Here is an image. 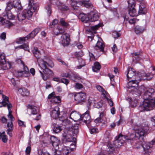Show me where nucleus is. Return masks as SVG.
<instances>
[{"mask_svg":"<svg viewBox=\"0 0 155 155\" xmlns=\"http://www.w3.org/2000/svg\"><path fill=\"white\" fill-rule=\"evenodd\" d=\"M35 57L37 59L38 65L41 68V71H39L41 77L44 80H46L50 76H53L54 74L53 71L49 69L54 66V64L51 60L45 61L41 58V54L40 51L36 47H34L32 50Z\"/></svg>","mask_w":155,"mask_h":155,"instance_id":"nucleus-1","label":"nucleus"},{"mask_svg":"<svg viewBox=\"0 0 155 155\" xmlns=\"http://www.w3.org/2000/svg\"><path fill=\"white\" fill-rule=\"evenodd\" d=\"M139 76V79H137L136 78H134L135 79L129 81L127 86L129 89H130V91H131L133 94H135L137 96H140L141 92L144 91L145 89V87L143 85L137 88L138 83L142 79L140 76Z\"/></svg>","mask_w":155,"mask_h":155,"instance_id":"nucleus-2","label":"nucleus"},{"mask_svg":"<svg viewBox=\"0 0 155 155\" xmlns=\"http://www.w3.org/2000/svg\"><path fill=\"white\" fill-rule=\"evenodd\" d=\"M134 129L135 131V134H131L130 136L124 135L125 137L124 139L127 140H133L135 139L136 136L137 137H138L137 135L139 136V137L143 136L147 133L149 128L147 126L135 127H134Z\"/></svg>","mask_w":155,"mask_h":155,"instance_id":"nucleus-3","label":"nucleus"},{"mask_svg":"<svg viewBox=\"0 0 155 155\" xmlns=\"http://www.w3.org/2000/svg\"><path fill=\"white\" fill-rule=\"evenodd\" d=\"M78 125L76 124L73 127L72 130L64 131L63 136V137H65L66 141L67 142L71 141L72 140V138L76 137L78 133Z\"/></svg>","mask_w":155,"mask_h":155,"instance_id":"nucleus-4","label":"nucleus"},{"mask_svg":"<svg viewBox=\"0 0 155 155\" xmlns=\"http://www.w3.org/2000/svg\"><path fill=\"white\" fill-rule=\"evenodd\" d=\"M155 108V97L148 100H145L143 104L140 105L139 109L142 111L143 110H150Z\"/></svg>","mask_w":155,"mask_h":155,"instance_id":"nucleus-5","label":"nucleus"},{"mask_svg":"<svg viewBox=\"0 0 155 155\" xmlns=\"http://www.w3.org/2000/svg\"><path fill=\"white\" fill-rule=\"evenodd\" d=\"M11 68V64L9 62H6L4 53L0 54V70H6Z\"/></svg>","mask_w":155,"mask_h":155,"instance_id":"nucleus-6","label":"nucleus"},{"mask_svg":"<svg viewBox=\"0 0 155 155\" xmlns=\"http://www.w3.org/2000/svg\"><path fill=\"white\" fill-rule=\"evenodd\" d=\"M128 13L130 15L134 17L137 15L136 10L134 8L135 1L134 0H129L128 1Z\"/></svg>","mask_w":155,"mask_h":155,"instance_id":"nucleus-7","label":"nucleus"},{"mask_svg":"<svg viewBox=\"0 0 155 155\" xmlns=\"http://www.w3.org/2000/svg\"><path fill=\"white\" fill-rule=\"evenodd\" d=\"M86 96V94L84 93H76L74 95V100L77 102V104H81L84 102Z\"/></svg>","mask_w":155,"mask_h":155,"instance_id":"nucleus-8","label":"nucleus"},{"mask_svg":"<svg viewBox=\"0 0 155 155\" xmlns=\"http://www.w3.org/2000/svg\"><path fill=\"white\" fill-rule=\"evenodd\" d=\"M124 137L122 134H120L118 136L116 137V140L113 142L116 148L120 147L124 143Z\"/></svg>","mask_w":155,"mask_h":155,"instance_id":"nucleus-9","label":"nucleus"},{"mask_svg":"<svg viewBox=\"0 0 155 155\" xmlns=\"http://www.w3.org/2000/svg\"><path fill=\"white\" fill-rule=\"evenodd\" d=\"M139 75L140 78L142 79L143 77L140 74H136L133 68H129L128 69V70L127 71V76L128 81L130 79L133 77H134V78H136L137 79H139Z\"/></svg>","mask_w":155,"mask_h":155,"instance_id":"nucleus-10","label":"nucleus"},{"mask_svg":"<svg viewBox=\"0 0 155 155\" xmlns=\"http://www.w3.org/2000/svg\"><path fill=\"white\" fill-rule=\"evenodd\" d=\"M154 143H155V138L152 140L151 142L147 143L144 142L142 143V145H141L140 146L142 147L143 149L145 151L143 155H150L146 151L151 148Z\"/></svg>","mask_w":155,"mask_h":155,"instance_id":"nucleus-11","label":"nucleus"},{"mask_svg":"<svg viewBox=\"0 0 155 155\" xmlns=\"http://www.w3.org/2000/svg\"><path fill=\"white\" fill-rule=\"evenodd\" d=\"M28 111L31 112V114L33 115L38 114L36 118L34 119V120H39L41 118V115L38 114V110L37 107L32 105H28L27 106Z\"/></svg>","mask_w":155,"mask_h":155,"instance_id":"nucleus-12","label":"nucleus"},{"mask_svg":"<svg viewBox=\"0 0 155 155\" xmlns=\"http://www.w3.org/2000/svg\"><path fill=\"white\" fill-rule=\"evenodd\" d=\"M15 74L18 77H26L30 75V73L28 68L26 66H24L23 70L17 71L15 73Z\"/></svg>","mask_w":155,"mask_h":155,"instance_id":"nucleus-13","label":"nucleus"},{"mask_svg":"<svg viewBox=\"0 0 155 155\" xmlns=\"http://www.w3.org/2000/svg\"><path fill=\"white\" fill-rule=\"evenodd\" d=\"M144 91V92L143 97L144 101H145V100H148L150 99V98L151 97V95L153 94H154V89L152 88H150L147 89L145 88L144 91L141 92V93Z\"/></svg>","mask_w":155,"mask_h":155,"instance_id":"nucleus-14","label":"nucleus"},{"mask_svg":"<svg viewBox=\"0 0 155 155\" xmlns=\"http://www.w3.org/2000/svg\"><path fill=\"white\" fill-rule=\"evenodd\" d=\"M105 45L103 43L102 40L101 38L100 41L98 40L96 45L94 46V48L97 51L102 52H103L104 51V48Z\"/></svg>","mask_w":155,"mask_h":155,"instance_id":"nucleus-15","label":"nucleus"},{"mask_svg":"<svg viewBox=\"0 0 155 155\" xmlns=\"http://www.w3.org/2000/svg\"><path fill=\"white\" fill-rule=\"evenodd\" d=\"M70 40L69 35L66 33L61 35L60 39V41L63 46H65L68 45Z\"/></svg>","mask_w":155,"mask_h":155,"instance_id":"nucleus-16","label":"nucleus"},{"mask_svg":"<svg viewBox=\"0 0 155 155\" xmlns=\"http://www.w3.org/2000/svg\"><path fill=\"white\" fill-rule=\"evenodd\" d=\"M72 138V140L71 141L67 142L66 141L65 137H64V142H65V143H66V145H69L68 143H70L69 149L71 152L73 151L76 148L75 144L76 139L75 137H73V138Z\"/></svg>","mask_w":155,"mask_h":155,"instance_id":"nucleus-17","label":"nucleus"},{"mask_svg":"<svg viewBox=\"0 0 155 155\" xmlns=\"http://www.w3.org/2000/svg\"><path fill=\"white\" fill-rule=\"evenodd\" d=\"M91 117L88 114L85 112L81 115L80 120H82L85 123L87 126L88 127L89 124L91 122Z\"/></svg>","mask_w":155,"mask_h":155,"instance_id":"nucleus-18","label":"nucleus"},{"mask_svg":"<svg viewBox=\"0 0 155 155\" xmlns=\"http://www.w3.org/2000/svg\"><path fill=\"white\" fill-rule=\"evenodd\" d=\"M103 148H105L107 150H106L107 151L108 153L110 154L114 153L115 148H116L113 143H111L109 142L107 145H104L103 146Z\"/></svg>","mask_w":155,"mask_h":155,"instance_id":"nucleus-19","label":"nucleus"},{"mask_svg":"<svg viewBox=\"0 0 155 155\" xmlns=\"http://www.w3.org/2000/svg\"><path fill=\"white\" fill-rule=\"evenodd\" d=\"M123 17L124 19V23L125 24L126 26L128 22L130 24L134 25L137 21V19L135 18H133L128 20V16L125 14L123 15Z\"/></svg>","mask_w":155,"mask_h":155,"instance_id":"nucleus-20","label":"nucleus"},{"mask_svg":"<svg viewBox=\"0 0 155 155\" xmlns=\"http://www.w3.org/2000/svg\"><path fill=\"white\" fill-rule=\"evenodd\" d=\"M0 24L3 25L5 27L9 28L14 25V24L9 21L3 18H0Z\"/></svg>","mask_w":155,"mask_h":155,"instance_id":"nucleus-21","label":"nucleus"},{"mask_svg":"<svg viewBox=\"0 0 155 155\" xmlns=\"http://www.w3.org/2000/svg\"><path fill=\"white\" fill-rule=\"evenodd\" d=\"M2 16L6 19L7 18L9 20H13L15 17V16L12 14L10 10H5V12L2 14Z\"/></svg>","mask_w":155,"mask_h":155,"instance_id":"nucleus-22","label":"nucleus"},{"mask_svg":"<svg viewBox=\"0 0 155 155\" xmlns=\"http://www.w3.org/2000/svg\"><path fill=\"white\" fill-rule=\"evenodd\" d=\"M89 21L94 22L98 20L99 16L97 13L91 12L89 14Z\"/></svg>","mask_w":155,"mask_h":155,"instance_id":"nucleus-23","label":"nucleus"},{"mask_svg":"<svg viewBox=\"0 0 155 155\" xmlns=\"http://www.w3.org/2000/svg\"><path fill=\"white\" fill-rule=\"evenodd\" d=\"M51 143L54 147L59 146L60 143V140L54 136H51L50 137Z\"/></svg>","mask_w":155,"mask_h":155,"instance_id":"nucleus-24","label":"nucleus"},{"mask_svg":"<svg viewBox=\"0 0 155 155\" xmlns=\"http://www.w3.org/2000/svg\"><path fill=\"white\" fill-rule=\"evenodd\" d=\"M81 115L76 111H72L71 113L70 117L74 120H80L81 118Z\"/></svg>","mask_w":155,"mask_h":155,"instance_id":"nucleus-25","label":"nucleus"},{"mask_svg":"<svg viewBox=\"0 0 155 155\" xmlns=\"http://www.w3.org/2000/svg\"><path fill=\"white\" fill-rule=\"evenodd\" d=\"M41 30V29L39 27L37 28L34 29L29 34L26 36L28 39L30 38H34Z\"/></svg>","mask_w":155,"mask_h":155,"instance_id":"nucleus-26","label":"nucleus"},{"mask_svg":"<svg viewBox=\"0 0 155 155\" xmlns=\"http://www.w3.org/2000/svg\"><path fill=\"white\" fill-rule=\"evenodd\" d=\"M59 114V108L58 107H56L52 110L51 116L53 118L56 119L58 117Z\"/></svg>","mask_w":155,"mask_h":155,"instance_id":"nucleus-27","label":"nucleus"},{"mask_svg":"<svg viewBox=\"0 0 155 155\" xmlns=\"http://www.w3.org/2000/svg\"><path fill=\"white\" fill-rule=\"evenodd\" d=\"M28 7L29 9L32 10L33 12L36 11L38 8V5L35 4L33 0H29Z\"/></svg>","mask_w":155,"mask_h":155,"instance_id":"nucleus-28","label":"nucleus"},{"mask_svg":"<svg viewBox=\"0 0 155 155\" xmlns=\"http://www.w3.org/2000/svg\"><path fill=\"white\" fill-rule=\"evenodd\" d=\"M19 93L23 97L28 96L30 94L29 91L25 88H20L18 89Z\"/></svg>","mask_w":155,"mask_h":155,"instance_id":"nucleus-29","label":"nucleus"},{"mask_svg":"<svg viewBox=\"0 0 155 155\" xmlns=\"http://www.w3.org/2000/svg\"><path fill=\"white\" fill-rule=\"evenodd\" d=\"M145 30L144 26L137 25L134 28V31L137 34L142 33Z\"/></svg>","mask_w":155,"mask_h":155,"instance_id":"nucleus-30","label":"nucleus"},{"mask_svg":"<svg viewBox=\"0 0 155 155\" xmlns=\"http://www.w3.org/2000/svg\"><path fill=\"white\" fill-rule=\"evenodd\" d=\"M8 129L7 130V134L10 137L12 136V132L13 129V125L12 122H8L7 124Z\"/></svg>","mask_w":155,"mask_h":155,"instance_id":"nucleus-31","label":"nucleus"},{"mask_svg":"<svg viewBox=\"0 0 155 155\" xmlns=\"http://www.w3.org/2000/svg\"><path fill=\"white\" fill-rule=\"evenodd\" d=\"M146 12V10L144 4L140 3L139 6L138 13L139 15L145 14Z\"/></svg>","mask_w":155,"mask_h":155,"instance_id":"nucleus-32","label":"nucleus"},{"mask_svg":"<svg viewBox=\"0 0 155 155\" xmlns=\"http://www.w3.org/2000/svg\"><path fill=\"white\" fill-rule=\"evenodd\" d=\"M78 2L80 3V4L81 5H83L87 8L91 7L92 5L91 2L89 1L81 0V1H79Z\"/></svg>","mask_w":155,"mask_h":155,"instance_id":"nucleus-33","label":"nucleus"},{"mask_svg":"<svg viewBox=\"0 0 155 155\" xmlns=\"http://www.w3.org/2000/svg\"><path fill=\"white\" fill-rule=\"evenodd\" d=\"M79 17L83 22L86 23L89 21V14L87 15L84 14H81L79 16Z\"/></svg>","mask_w":155,"mask_h":155,"instance_id":"nucleus-34","label":"nucleus"},{"mask_svg":"<svg viewBox=\"0 0 155 155\" xmlns=\"http://www.w3.org/2000/svg\"><path fill=\"white\" fill-rule=\"evenodd\" d=\"M32 11H33L32 10L30 9L27 11H25L22 13L24 15V16L27 19H29L31 18L32 16Z\"/></svg>","mask_w":155,"mask_h":155,"instance_id":"nucleus-35","label":"nucleus"},{"mask_svg":"<svg viewBox=\"0 0 155 155\" xmlns=\"http://www.w3.org/2000/svg\"><path fill=\"white\" fill-rule=\"evenodd\" d=\"M101 68V66L99 63L97 61L95 62L94 64V66L92 67L93 71L95 72H97L99 71Z\"/></svg>","mask_w":155,"mask_h":155,"instance_id":"nucleus-36","label":"nucleus"},{"mask_svg":"<svg viewBox=\"0 0 155 155\" xmlns=\"http://www.w3.org/2000/svg\"><path fill=\"white\" fill-rule=\"evenodd\" d=\"M54 127L53 131L56 133H58L61 132L62 130V128L61 126L57 125L54 123L53 124Z\"/></svg>","mask_w":155,"mask_h":155,"instance_id":"nucleus-37","label":"nucleus"},{"mask_svg":"<svg viewBox=\"0 0 155 155\" xmlns=\"http://www.w3.org/2000/svg\"><path fill=\"white\" fill-rule=\"evenodd\" d=\"M69 147H64L62 149L61 153L64 155H67L71 152Z\"/></svg>","mask_w":155,"mask_h":155,"instance_id":"nucleus-38","label":"nucleus"},{"mask_svg":"<svg viewBox=\"0 0 155 155\" xmlns=\"http://www.w3.org/2000/svg\"><path fill=\"white\" fill-rule=\"evenodd\" d=\"M15 8H18V9H20L21 7V2L20 0H15L13 2Z\"/></svg>","mask_w":155,"mask_h":155,"instance_id":"nucleus-39","label":"nucleus"},{"mask_svg":"<svg viewBox=\"0 0 155 155\" xmlns=\"http://www.w3.org/2000/svg\"><path fill=\"white\" fill-rule=\"evenodd\" d=\"M27 40H28V38L26 36L23 38H20L17 39L16 43L18 44H21L23 42H25Z\"/></svg>","mask_w":155,"mask_h":155,"instance_id":"nucleus-40","label":"nucleus"},{"mask_svg":"<svg viewBox=\"0 0 155 155\" xmlns=\"http://www.w3.org/2000/svg\"><path fill=\"white\" fill-rule=\"evenodd\" d=\"M5 132H3L2 133L0 134V139H2V141L4 143L7 142L8 138L6 135L5 134Z\"/></svg>","mask_w":155,"mask_h":155,"instance_id":"nucleus-41","label":"nucleus"},{"mask_svg":"<svg viewBox=\"0 0 155 155\" xmlns=\"http://www.w3.org/2000/svg\"><path fill=\"white\" fill-rule=\"evenodd\" d=\"M51 101L55 103H58L60 101V99L59 96H54L51 99Z\"/></svg>","mask_w":155,"mask_h":155,"instance_id":"nucleus-42","label":"nucleus"},{"mask_svg":"<svg viewBox=\"0 0 155 155\" xmlns=\"http://www.w3.org/2000/svg\"><path fill=\"white\" fill-rule=\"evenodd\" d=\"M13 7H14V6L13 2H9L7 3L5 10H10Z\"/></svg>","mask_w":155,"mask_h":155,"instance_id":"nucleus-43","label":"nucleus"},{"mask_svg":"<svg viewBox=\"0 0 155 155\" xmlns=\"http://www.w3.org/2000/svg\"><path fill=\"white\" fill-rule=\"evenodd\" d=\"M78 1H76L75 2H72L71 3V5L72 8L74 9L77 10L78 9L79 6L77 5L78 4H80V3L78 2L79 1H81V0H77Z\"/></svg>","mask_w":155,"mask_h":155,"instance_id":"nucleus-44","label":"nucleus"},{"mask_svg":"<svg viewBox=\"0 0 155 155\" xmlns=\"http://www.w3.org/2000/svg\"><path fill=\"white\" fill-rule=\"evenodd\" d=\"M78 1H76L75 2H72L71 3V5L72 8L74 9L77 10L78 9L79 6L77 5L78 4H80V3L78 2L79 1H81V0H77Z\"/></svg>","mask_w":155,"mask_h":155,"instance_id":"nucleus-45","label":"nucleus"},{"mask_svg":"<svg viewBox=\"0 0 155 155\" xmlns=\"http://www.w3.org/2000/svg\"><path fill=\"white\" fill-rule=\"evenodd\" d=\"M78 62L80 64V65L78 66V69L81 68L82 67L84 66L85 65L84 61L81 58H78Z\"/></svg>","mask_w":155,"mask_h":155,"instance_id":"nucleus-46","label":"nucleus"},{"mask_svg":"<svg viewBox=\"0 0 155 155\" xmlns=\"http://www.w3.org/2000/svg\"><path fill=\"white\" fill-rule=\"evenodd\" d=\"M134 58H135L136 61H138L140 60V54L139 52H137L132 54Z\"/></svg>","mask_w":155,"mask_h":155,"instance_id":"nucleus-47","label":"nucleus"},{"mask_svg":"<svg viewBox=\"0 0 155 155\" xmlns=\"http://www.w3.org/2000/svg\"><path fill=\"white\" fill-rule=\"evenodd\" d=\"M18 47L20 48L23 49L27 51H29L28 46L25 44H24L22 45H21L20 46H18Z\"/></svg>","mask_w":155,"mask_h":155,"instance_id":"nucleus-48","label":"nucleus"},{"mask_svg":"<svg viewBox=\"0 0 155 155\" xmlns=\"http://www.w3.org/2000/svg\"><path fill=\"white\" fill-rule=\"evenodd\" d=\"M103 106V103L101 101L98 102L94 103V106L96 108H99L102 107Z\"/></svg>","mask_w":155,"mask_h":155,"instance_id":"nucleus-49","label":"nucleus"},{"mask_svg":"<svg viewBox=\"0 0 155 155\" xmlns=\"http://www.w3.org/2000/svg\"><path fill=\"white\" fill-rule=\"evenodd\" d=\"M102 148L103 149L101 150V152L98 153V155H107L109 154L105 148H104L103 147Z\"/></svg>","mask_w":155,"mask_h":155,"instance_id":"nucleus-50","label":"nucleus"},{"mask_svg":"<svg viewBox=\"0 0 155 155\" xmlns=\"http://www.w3.org/2000/svg\"><path fill=\"white\" fill-rule=\"evenodd\" d=\"M45 9L47 10L48 15L49 16H50L51 15V5H48L45 7Z\"/></svg>","mask_w":155,"mask_h":155,"instance_id":"nucleus-51","label":"nucleus"},{"mask_svg":"<svg viewBox=\"0 0 155 155\" xmlns=\"http://www.w3.org/2000/svg\"><path fill=\"white\" fill-rule=\"evenodd\" d=\"M60 22L61 24L63 26H68L69 25V24L65 21L64 18H61L60 19Z\"/></svg>","mask_w":155,"mask_h":155,"instance_id":"nucleus-52","label":"nucleus"},{"mask_svg":"<svg viewBox=\"0 0 155 155\" xmlns=\"http://www.w3.org/2000/svg\"><path fill=\"white\" fill-rule=\"evenodd\" d=\"M103 115L102 114H100L99 117L95 119L94 122L96 124L101 123L102 121V119L101 116Z\"/></svg>","mask_w":155,"mask_h":155,"instance_id":"nucleus-53","label":"nucleus"},{"mask_svg":"<svg viewBox=\"0 0 155 155\" xmlns=\"http://www.w3.org/2000/svg\"><path fill=\"white\" fill-rule=\"evenodd\" d=\"M17 18L19 21H22L26 18L24 16V15L22 13L21 15H17Z\"/></svg>","mask_w":155,"mask_h":155,"instance_id":"nucleus-54","label":"nucleus"},{"mask_svg":"<svg viewBox=\"0 0 155 155\" xmlns=\"http://www.w3.org/2000/svg\"><path fill=\"white\" fill-rule=\"evenodd\" d=\"M62 77H64L68 78L70 79H73V78L72 77L71 75L68 73H63L62 74Z\"/></svg>","mask_w":155,"mask_h":155,"instance_id":"nucleus-55","label":"nucleus"},{"mask_svg":"<svg viewBox=\"0 0 155 155\" xmlns=\"http://www.w3.org/2000/svg\"><path fill=\"white\" fill-rule=\"evenodd\" d=\"M58 23V20L55 19L53 20L51 24H50L49 25L50 27L52 28L53 27L52 26H55Z\"/></svg>","mask_w":155,"mask_h":155,"instance_id":"nucleus-56","label":"nucleus"},{"mask_svg":"<svg viewBox=\"0 0 155 155\" xmlns=\"http://www.w3.org/2000/svg\"><path fill=\"white\" fill-rule=\"evenodd\" d=\"M51 2L53 4H55L57 5H59L60 4V2L59 0H50Z\"/></svg>","mask_w":155,"mask_h":155,"instance_id":"nucleus-57","label":"nucleus"},{"mask_svg":"<svg viewBox=\"0 0 155 155\" xmlns=\"http://www.w3.org/2000/svg\"><path fill=\"white\" fill-rule=\"evenodd\" d=\"M98 132V129L96 128L93 127L91 128L90 132L91 134H95Z\"/></svg>","mask_w":155,"mask_h":155,"instance_id":"nucleus-58","label":"nucleus"},{"mask_svg":"<svg viewBox=\"0 0 155 155\" xmlns=\"http://www.w3.org/2000/svg\"><path fill=\"white\" fill-rule=\"evenodd\" d=\"M113 35L114 36V38H115L119 37L120 35V34L119 32L115 31L113 32Z\"/></svg>","mask_w":155,"mask_h":155,"instance_id":"nucleus-59","label":"nucleus"},{"mask_svg":"<svg viewBox=\"0 0 155 155\" xmlns=\"http://www.w3.org/2000/svg\"><path fill=\"white\" fill-rule=\"evenodd\" d=\"M61 82L65 84L66 85L68 84L69 83V81L68 79H65L64 78H62L61 80Z\"/></svg>","mask_w":155,"mask_h":155,"instance_id":"nucleus-60","label":"nucleus"},{"mask_svg":"<svg viewBox=\"0 0 155 155\" xmlns=\"http://www.w3.org/2000/svg\"><path fill=\"white\" fill-rule=\"evenodd\" d=\"M100 27V25L98 24L95 26H91V28L92 30L94 31L97 30Z\"/></svg>","mask_w":155,"mask_h":155,"instance_id":"nucleus-61","label":"nucleus"},{"mask_svg":"<svg viewBox=\"0 0 155 155\" xmlns=\"http://www.w3.org/2000/svg\"><path fill=\"white\" fill-rule=\"evenodd\" d=\"M83 87L82 85L79 83H77L75 84V87L77 89H81Z\"/></svg>","mask_w":155,"mask_h":155,"instance_id":"nucleus-62","label":"nucleus"},{"mask_svg":"<svg viewBox=\"0 0 155 155\" xmlns=\"http://www.w3.org/2000/svg\"><path fill=\"white\" fill-rule=\"evenodd\" d=\"M31 147L30 146L28 147L26 149L25 152L27 155H29L31 152Z\"/></svg>","mask_w":155,"mask_h":155,"instance_id":"nucleus-63","label":"nucleus"},{"mask_svg":"<svg viewBox=\"0 0 155 155\" xmlns=\"http://www.w3.org/2000/svg\"><path fill=\"white\" fill-rule=\"evenodd\" d=\"M6 38V33L5 32L2 33L0 36V38L2 40H5Z\"/></svg>","mask_w":155,"mask_h":155,"instance_id":"nucleus-64","label":"nucleus"}]
</instances>
